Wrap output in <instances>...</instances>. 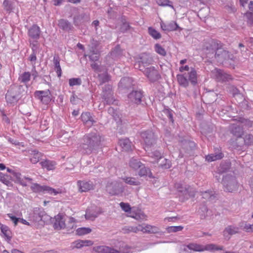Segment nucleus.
Returning a JSON list of instances; mask_svg holds the SVG:
<instances>
[{"mask_svg": "<svg viewBox=\"0 0 253 253\" xmlns=\"http://www.w3.org/2000/svg\"><path fill=\"white\" fill-rule=\"evenodd\" d=\"M40 164L42 168L46 169L47 170L54 169L56 165L55 162L47 160L41 162Z\"/></svg>", "mask_w": 253, "mask_h": 253, "instance_id": "32", "label": "nucleus"}, {"mask_svg": "<svg viewBox=\"0 0 253 253\" xmlns=\"http://www.w3.org/2000/svg\"><path fill=\"white\" fill-rule=\"evenodd\" d=\"M133 80L129 77L122 78L119 83V87L120 88H127L133 85Z\"/></svg>", "mask_w": 253, "mask_h": 253, "instance_id": "28", "label": "nucleus"}, {"mask_svg": "<svg viewBox=\"0 0 253 253\" xmlns=\"http://www.w3.org/2000/svg\"><path fill=\"white\" fill-rule=\"evenodd\" d=\"M111 56L112 58L115 59V60H117L119 58H123L122 51L119 46L116 47L114 50L112 51Z\"/></svg>", "mask_w": 253, "mask_h": 253, "instance_id": "43", "label": "nucleus"}, {"mask_svg": "<svg viewBox=\"0 0 253 253\" xmlns=\"http://www.w3.org/2000/svg\"><path fill=\"white\" fill-rule=\"evenodd\" d=\"M79 191L83 192H86L89 190H92L94 188V184L92 181H85V180H79L77 182Z\"/></svg>", "mask_w": 253, "mask_h": 253, "instance_id": "20", "label": "nucleus"}, {"mask_svg": "<svg viewBox=\"0 0 253 253\" xmlns=\"http://www.w3.org/2000/svg\"><path fill=\"white\" fill-rule=\"evenodd\" d=\"M238 227L231 225L228 226L224 230L223 235L225 239L229 240L230 239V236L238 233Z\"/></svg>", "mask_w": 253, "mask_h": 253, "instance_id": "26", "label": "nucleus"}, {"mask_svg": "<svg viewBox=\"0 0 253 253\" xmlns=\"http://www.w3.org/2000/svg\"><path fill=\"white\" fill-rule=\"evenodd\" d=\"M101 141V137L97 132H91L84 136L83 142L80 145V151L89 154L98 146Z\"/></svg>", "mask_w": 253, "mask_h": 253, "instance_id": "1", "label": "nucleus"}, {"mask_svg": "<svg viewBox=\"0 0 253 253\" xmlns=\"http://www.w3.org/2000/svg\"><path fill=\"white\" fill-rule=\"evenodd\" d=\"M5 98L8 103L12 104L17 102L19 99V95H16L10 91H8L5 95Z\"/></svg>", "mask_w": 253, "mask_h": 253, "instance_id": "38", "label": "nucleus"}, {"mask_svg": "<svg viewBox=\"0 0 253 253\" xmlns=\"http://www.w3.org/2000/svg\"><path fill=\"white\" fill-rule=\"evenodd\" d=\"M15 3V0H4L3 2L4 9L8 12L11 11L14 8Z\"/></svg>", "mask_w": 253, "mask_h": 253, "instance_id": "37", "label": "nucleus"}, {"mask_svg": "<svg viewBox=\"0 0 253 253\" xmlns=\"http://www.w3.org/2000/svg\"><path fill=\"white\" fill-rule=\"evenodd\" d=\"M148 33L149 35L155 40L160 39L161 38V34L152 27L148 28Z\"/></svg>", "mask_w": 253, "mask_h": 253, "instance_id": "48", "label": "nucleus"}, {"mask_svg": "<svg viewBox=\"0 0 253 253\" xmlns=\"http://www.w3.org/2000/svg\"><path fill=\"white\" fill-rule=\"evenodd\" d=\"M151 82H155L161 79V75L154 67L145 68L142 71Z\"/></svg>", "mask_w": 253, "mask_h": 253, "instance_id": "11", "label": "nucleus"}, {"mask_svg": "<svg viewBox=\"0 0 253 253\" xmlns=\"http://www.w3.org/2000/svg\"><path fill=\"white\" fill-rule=\"evenodd\" d=\"M119 144L123 151H129L132 150V143L127 138L120 139L119 141Z\"/></svg>", "mask_w": 253, "mask_h": 253, "instance_id": "25", "label": "nucleus"}, {"mask_svg": "<svg viewBox=\"0 0 253 253\" xmlns=\"http://www.w3.org/2000/svg\"><path fill=\"white\" fill-rule=\"evenodd\" d=\"M239 226L246 232H251L253 231V224H250L246 221H242L240 223Z\"/></svg>", "mask_w": 253, "mask_h": 253, "instance_id": "46", "label": "nucleus"}, {"mask_svg": "<svg viewBox=\"0 0 253 253\" xmlns=\"http://www.w3.org/2000/svg\"><path fill=\"white\" fill-rule=\"evenodd\" d=\"M122 230L124 233H129L130 232L137 233L139 231L138 225L137 226H126L124 227Z\"/></svg>", "mask_w": 253, "mask_h": 253, "instance_id": "47", "label": "nucleus"}, {"mask_svg": "<svg viewBox=\"0 0 253 253\" xmlns=\"http://www.w3.org/2000/svg\"><path fill=\"white\" fill-rule=\"evenodd\" d=\"M141 137L144 143V148L146 151H148L155 143L154 133L151 130L143 131L141 133Z\"/></svg>", "mask_w": 253, "mask_h": 253, "instance_id": "7", "label": "nucleus"}, {"mask_svg": "<svg viewBox=\"0 0 253 253\" xmlns=\"http://www.w3.org/2000/svg\"><path fill=\"white\" fill-rule=\"evenodd\" d=\"M82 81L80 78H73L69 79V84L71 87L79 86L82 84Z\"/></svg>", "mask_w": 253, "mask_h": 253, "instance_id": "50", "label": "nucleus"}, {"mask_svg": "<svg viewBox=\"0 0 253 253\" xmlns=\"http://www.w3.org/2000/svg\"><path fill=\"white\" fill-rule=\"evenodd\" d=\"M122 179L126 183L131 185L138 186L141 184L139 180L135 177H124Z\"/></svg>", "mask_w": 253, "mask_h": 253, "instance_id": "40", "label": "nucleus"}, {"mask_svg": "<svg viewBox=\"0 0 253 253\" xmlns=\"http://www.w3.org/2000/svg\"><path fill=\"white\" fill-rule=\"evenodd\" d=\"M36 97H37L41 101L45 104H48L51 100V95L49 90H38L35 93Z\"/></svg>", "mask_w": 253, "mask_h": 253, "instance_id": "13", "label": "nucleus"}, {"mask_svg": "<svg viewBox=\"0 0 253 253\" xmlns=\"http://www.w3.org/2000/svg\"><path fill=\"white\" fill-rule=\"evenodd\" d=\"M31 78V74L29 72H24L19 76L18 80L21 83L26 85Z\"/></svg>", "mask_w": 253, "mask_h": 253, "instance_id": "36", "label": "nucleus"}, {"mask_svg": "<svg viewBox=\"0 0 253 253\" xmlns=\"http://www.w3.org/2000/svg\"><path fill=\"white\" fill-rule=\"evenodd\" d=\"M142 93L140 90H133L127 95V101L130 104H138L140 103Z\"/></svg>", "mask_w": 253, "mask_h": 253, "instance_id": "16", "label": "nucleus"}, {"mask_svg": "<svg viewBox=\"0 0 253 253\" xmlns=\"http://www.w3.org/2000/svg\"><path fill=\"white\" fill-rule=\"evenodd\" d=\"M160 26L162 30L163 31H176L177 30H181V29L180 28L177 23L173 21H171L168 22H164L161 21L160 22Z\"/></svg>", "mask_w": 253, "mask_h": 253, "instance_id": "19", "label": "nucleus"}, {"mask_svg": "<svg viewBox=\"0 0 253 253\" xmlns=\"http://www.w3.org/2000/svg\"><path fill=\"white\" fill-rule=\"evenodd\" d=\"M222 246H218L213 244L204 246L196 243H191L187 245L182 246L179 253H192V252H202L205 251H219L222 250Z\"/></svg>", "mask_w": 253, "mask_h": 253, "instance_id": "2", "label": "nucleus"}, {"mask_svg": "<svg viewBox=\"0 0 253 253\" xmlns=\"http://www.w3.org/2000/svg\"><path fill=\"white\" fill-rule=\"evenodd\" d=\"M53 63L54 70L58 78H60L62 75V70L60 65V59L58 56H54L53 58Z\"/></svg>", "mask_w": 253, "mask_h": 253, "instance_id": "34", "label": "nucleus"}, {"mask_svg": "<svg viewBox=\"0 0 253 253\" xmlns=\"http://www.w3.org/2000/svg\"><path fill=\"white\" fill-rule=\"evenodd\" d=\"M140 169L138 174L140 176H148L149 177H152V174L148 168L144 167L143 165Z\"/></svg>", "mask_w": 253, "mask_h": 253, "instance_id": "45", "label": "nucleus"}, {"mask_svg": "<svg viewBox=\"0 0 253 253\" xmlns=\"http://www.w3.org/2000/svg\"><path fill=\"white\" fill-rule=\"evenodd\" d=\"M155 51L162 56H165L166 54V51L165 49L159 44L157 43L155 45Z\"/></svg>", "mask_w": 253, "mask_h": 253, "instance_id": "55", "label": "nucleus"}, {"mask_svg": "<svg viewBox=\"0 0 253 253\" xmlns=\"http://www.w3.org/2000/svg\"><path fill=\"white\" fill-rule=\"evenodd\" d=\"M119 247L111 248L106 246H100L94 248L97 253H129L132 252V248L123 242L119 243Z\"/></svg>", "mask_w": 253, "mask_h": 253, "instance_id": "3", "label": "nucleus"}, {"mask_svg": "<svg viewBox=\"0 0 253 253\" xmlns=\"http://www.w3.org/2000/svg\"><path fill=\"white\" fill-rule=\"evenodd\" d=\"M14 176L15 177L16 180L15 181L17 183H20L23 186H26L27 185L28 182L30 183L32 181V179L30 177H22L21 174L19 173H14Z\"/></svg>", "mask_w": 253, "mask_h": 253, "instance_id": "29", "label": "nucleus"}, {"mask_svg": "<svg viewBox=\"0 0 253 253\" xmlns=\"http://www.w3.org/2000/svg\"><path fill=\"white\" fill-rule=\"evenodd\" d=\"M201 195L202 196L203 199L212 200L215 198V196L211 191L209 190L205 192H201Z\"/></svg>", "mask_w": 253, "mask_h": 253, "instance_id": "52", "label": "nucleus"}, {"mask_svg": "<svg viewBox=\"0 0 253 253\" xmlns=\"http://www.w3.org/2000/svg\"><path fill=\"white\" fill-rule=\"evenodd\" d=\"M101 212L100 209L96 207L93 209H87L85 215V218L87 219L93 220L101 213Z\"/></svg>", "mask_w": 253, "mask_h": 253, "instance_id": "24", "label": "nucleus"}, {"mask_svg": "<svg viewBox=\"0 0 253 253\" xmlns=\"http://www.w3.org/2000/svg\"><path fill=\"white\" fill-rule=\"evenodd\" d=\"M33 214L34 220L36 222H39L42 220L43 216L45 215L43 209L39 208H36L34 209Z\"/></svg>", "mask_w": 253, "mask_h": 253, "instance_id": "30", "label": "nucleus"}, {"mask_svg": "<svg viewBox=\"0 0 253 253\" xmlns=\"http://www.w3.org/2000/svg\"><path fill=\"white\" fill-rule=\"evenodd\" d=\"M244 141L246 144L251 145L253 143V135L252 134H247L244 137Z\"/></svg>", "mask_w": 253, "mask_h": 253, "instance_id": "61", "label": "nucleus"}, {"mask_svg": "<svg viewBox=\"0 0 253 253\" xmlns=\"http://www.w3.org/2000/svg\"><path fill=\"white\" fill-rule=\"evenodd\" d=\"M58 26L61 29L65 31H69L73 28L71 24L65 19L60 20L58 22Z\"/></svg>", "mask_w": 253, "mask_h": 253, "instance_id": "33", "label": "nucleus"}, {"mask_svg": "<svg viewBox=\"0 0 253 253\" xmlns=\"http://www.w3.org/2000/svg\"><path fill=\"white\" fill-rule=\"evenodd\" d=\"M93 244L90 240H77L73 242L72 244V248L80 249L83 247L90 246Z\"/></svg>", "mask_w": 253, "mask_h": 253, "instance_id": "27", "label": "nucleus"}, {"mask_svg": "<svg viewBox=\"0 0 253 253\" xmlns=\"http://www.w3.org/2000/svg\"><path fill=\"white\" fill-rule=\"evenodd\" d=\"M129 167L134 170H137L143 166V164L137 159L132 158L129 163Z\"/></svg>", "mask_w": 253, "mask_h": 253, "instance_id": "35", "label": "nucleus"}, {"mask_svg": "<svg viewBox=\"0 0 253 253\" xmlns=\"http://www.w3.org/2000/svg\"><path fill=\"white\" fill-rule=\"evenodd\" d=\"M41 30L37 25H33L28 30V35L32 39L37 41L40 36Z\"/></svg>", "mask_w": 253, "mask_h": 253, "instance_id": "23", "label": "nucleus"}, {"mask_svg": "<svg viewBox=\"0 0 253 253\" xmlns=\"http://www.w3.org/2000/svg\"><path fill=\"white\" fill-rule=\"evenodd\" d=\"M147 152L148 155L154 159L155 162H157L162 157V153L158 150H148Z\"/></svg>", "mask_w": 253, "mask_h": 253, "instance_id": "41", "label": "nucleus"}, {"mask_svg": "<svg viewBox=\"0 0 253 253\" xmlns=\"http://www.w3.org/2000/svg\"><path fill=\"white\" fill-rule=\"evenodd\" d=\"M215 57L221 58V60L226 59L227 58H229L228 51L218 48L215 52Z\"/></svg>", "mask_w": 253, "mask_h": 253, "instance_id": "42", "label": "nucleus"}, {"mask_svg": "<svg viewBox=\"0 0 253 253\" xmlns=\"http://www.w3.org/2000/svg\"><path fill=\"white\" fill-rule=\"evenodd\" d=\"M177 80L179 84L184 87L188 86L189 82H190L193 84H195L197 82L196 71L194 68H191L187 75L186 74L177 75Z\"/></svg>", "mask_w": 253, "mask_h": 253, "instance_id": "5", "label": "nucleus"}, {"mask_svg": "<svg viewBox=\"0 0 253 253\" xmlns=\"http://www.w3.org/2000/svg\"><path fill=\"white\" fill-rule=\"evenodd\" d=\"M175 187L178 192L183 193L186 199L190 197H194L195 195V192L192 188L190 187L187 188L186 186L184 187L181 183H176Z\"/></svg>", "mask_w": 253, "mask_h": 253, "instance_id": "17", "label": "nucleus"}, {"mask_svg": "<svg viewBox=\"0 0 253 253\" xmlns=\"http://www.w3.org/2000/svg\"><path fill=\"white\" fill-rule=\"evenodd\" d=\"M120 206L122 210L126 212H129L132 209L128 204L122 202L120 203Z\"/></svg>", "mask_w": 253, "mask_h": 253, "instance_id": "63", "label": "nucleus"}, {"mask_svg": "<svg viewBox=\"0 0 253 253\" xmlns=\"http://www.w3.org/2000/svg\"><path fill=\"white\" fill-rule=\"evenodd\" d=\"M0 230L5 237L9 240L11 239V232L8 226L2 224L0 226Z\"/></svg>", "mask_w": 253, "mask_h": 253, "instance_id": "49", "label": "nucleus"}, {"mask_svg": "<svg viewBox=\"0 0 253 253\" xmlns=\"http://www.w3.org/2000/svg\"><path fill=\"white\" fill-rule=\"evenodd\" d=\"M230 91L232 93L233 95L235 97L236 96L241 97V99H243V96L239 93L238 89L234 86H231L230 88Z\"/></svg>", "mask_w": 253, "mask_h": 253, "instance_id": "59", "label": "nucleus"}, {"mask_svg": "<svg viewBox=\"0 0 253 253\" xmlns=\"http://www.w3.org/2000/svg\"><path fill=\"white\" fill-rule=\"evenodd\" d=\"M125 186L121 182L113 181L109 182L106 186V190L112 195H119L124 191Z\"/></svg>", "mask_w": 253, "mask_h": 253, "instance_id": "8", "label": "nucleus"}, {"mask_svg": "<svg viewBox=\"0 0 253 253\" xmlns=\"http://www.w3.org/2000/svg\"><path fill=\"white\" fill-rule=\"evenodd\" d=\"M31 189L35 192H45L47 193L56 195L58 192L47 186H41L37 183H33L31 186Z\"/></svg>", "mask_w": 253, "mask_h": 253, "instance_id": "14", "label": "nucleus"}, {"mask_svg": "<svg viewBox=\"0 0 253 253\" xmlns=\"http://www.w3.org/2000/svg\"><path fill=\"white\" fill-rule=\"evenodd\" d=\"M139 231H142L145 233H156L159 232V228L154 226H151L149 224L143 223L138 225Z\"/></svg>", "mask_w": 253, "mask_h": 253, "instance_id": "22", "label": "nucleus"}, {"mask_svg": "<svg viewBox=\"0 0 253 253\" xmlns=\"http://www.w3.org/2000/svg\"><path fill=\"white\" fill-rule=\"evenodd\" d=\"M7 216L13 221L15 226L17 225L20 221V218L16 217L11 213L7 214Z\"/></svg>", "mask_w": 253, "mask_h": 253, "instance_id": "64", "label": "nucleus"}, {"mask_svg": "<svg viewBox=\"0 0 253 253\" xmlns=\"http://www.w3.org/2000/svg\"><path fill=\"white\" fill-rule=\"evenodd\" d=\"M102 97L106 104L108 105L116 104V102H117L113 96L112 86L110 85H105L103 88Z\"/></svg>", "mask_w": 253, "mask_h": 253, "instance_id": "9", "label": "nucleus"}, {"mask_svg": "<svg viewBox=\"0 0 253 253\" xmlns=\"http://www.w3.org/2000/svg\"><path fill=\"white\" fill-rule=\"evenodd\" d=\"M81 118L84 124L87 127H91L96 123V121L92 117L91 114L88 112H83Z\"/></svg>", "mask_w": 253, "mask_h": 253, "instance_id": "21", "label": "nucleus"}, {"mask_svg": "<svg viewBox=\"0 0 253 253\" xmlns=\"http://www.w3.org/2000/svg\"><path fill=\"white\" fill-rule=\"evenodd\" d=\"M102 97L106 104L108 105L116 104V102H117L113 96L112 86L110 85H105L103 88Z\"/></svg>", "mask_w": 253, "mask_h": 253, "instance_id": "10", "label": "nucleus"}, {"mask_svg": "<svg viewBox=\"0 0 253 253\" xmlns=\"http://www.w3.org/2000/svg\"><path fill=\"white\" fill-rule=\"evenodd\" d=\"M0 181L8 186H12V183L10 181L9 176L2 172H0Z\"/></svg>", "mask_w": 253, "mask_h": 253, "instance_id": "51", "label": "nucleus"}, {"mask_svg": "<svg viewBox=\"0 0 253 253\" xmlns=\"http://www.w3.org/2000/svg\"><path fill=\"white\" fill-rule=\"evenodd\" d=\"M223 185L224 190L229 192H232L237 190L238 184L236 178L232 175H226L223 177Z\"/></svg>", "mask_w": 253, "mask_h": 253, "instance_id": "6", "label": "nucleus"}, {"mask_svg": "<svg viewBox=\"0 0 253 253\" xmlns=\"http://www.w3.org/2000/svg\"><path fill=\"white\" fill-rule=\"evenodd\" d=\"M183 227L182 226H169L167 228V231L168 233L176 232L182 230Z\"/></svg>", "mask_w": 253, "mask_h": 253, "instance_id": "57", "label": "nucleus"}, {"mask_svg": "<svg viewBox=\"0 0 253 253\" xmlns=\"http://www.w3.org/2000/svg\"><path fill=\"white\" fill-rule=\"evenodd\" d=\"M75 223V219L72 217L58 214L55 216L54 227L55 229L60 230L64 228L72 229Z\"/></svg>", "mask_w": 253, "mask_h": 253, "instance_id": "4", "label": "nucleus"}, {"mask_svg": "<svg viewBox=\"0 0 253 253\" xmlns=\"http://www.w3.org/2000/svg\"><path fill=\"white\" fill-rule=\"evenodd\" d=\"M85 56H88L90 60L96 61L99 59L98 50L96 49L95 47H91L90 49V53L89 55H84Z\"/></svg>", "mask_w": 253, "mask_h": 253, "instance_id": "39", "label": "nucleus"}, {"mask_svg": "<svg viewBox=\"0 0 253 253\" xmlns=\"http://www.w3.org/2000/svg\"><path fill=\"white\" fill-rule=\"evenodd\" d=\"M211 75L213 78L218 82H226L231 79L230 75L226 74L221 70L216 68L212 71Z\"/></svg>", "mask_w": 253, "mask_h": 253, "instance_id": "15", "label": "nucleus"}, {"mask_svg": "<svg viewBox=\"0 0 253 253\" xmlns=\"http://www.w3.org/2000/svg\"><path fill=\"white\" fill-rule=\"evenodd\" d=\"M108 112L115 121L120 120V114L117 109H115L113 107H109L108 109Z\"/></svg>", "mask_w": 253, "mask_h": 253, "instance_id": "44", "label": "nucleus"}, {"mask_svg": "<svg viewBox=\"0 0 253 253\" xmlns=\"http://www.w3.org/2000/svg\"><path fill=\"white\" fill-rule=\"evenodd\" d=\"M229 129L231 132L237 137H241L243 134V127L241 122L231 124Z\"/></svg>", "mask_w": 253, "mask_h": 253, "instance_id": "18", "label": "nucleus"}, {"mask_svg": "<svg viewBox=\"0 0 253 253\" xmlns=\"http://www.w3.org/2000/svg\"><path fill=\"white\" fill-rule=\"evenodd\" d=\"M91 230L89 228L82 227L79 228L76 230V233L78 235H84L87 234L91 232Z\"/></svg>", "mask_w": 253, "mask_h": 253, "instance_id": "53", "label": "nucleus"}, {"mask_svg": "<svg viewBox=\"0 0 253 253\" xmlns=\"http://www.w3.org/2000/svg\"><path fill=\"white\" fill-rule=\"evenodd\" d=\"M102 71H103L104 73L102 74H98L99 78L102 80V82L103 83L107 82L109 79V77L106 72V68H103Z\"/></svg>", "mask_w": 253, "mask_h": 253, "instance_id": "58", "label": "nucleus"}, {"mask_svg": "<svg viewBox=\"0 0 253 253\" xmlns=\"http://www.w3.org/2000/svg\"><path fill=\"white\" fill-rule=\"evenodd\" d=\"M62 135H59L60 141H62L64 143H68L69 140V138L71 137V135L68 132L63 131L62 132Z\"/></svg>", "mask_w": 253, "mask_h": 253, "instance_id": "54", "label": "nucleus"}, {"mask_svg": "<svg viewBox=\"0 0 253 253\" xmlns=\"http://www.w3.org/2000/svg\"><path fill=\"white\" fill-rule=\"evenodd\" d=\"M34 156L31 158V162L33 164H36L41 159L42 154L41 153L38 151H34Z\"/></svg>", "mask_w": 253, "mask_h": 253, "instance_id": "56", "label": "nucleus"}, {"mask_svg": "<svg viewBox=\"0 0 253 253\" xmlns=\"http://www.w3.org/2000/svg\"><path fill=\"white\" fill-rule=\"evenodd\" d=\"M139 57V60L134 64V67L135 69L143 71L145 69L144 65L150 64L152 60L150 55L146 53H142Z\"/></svg>", "mask_w": 253, "mask_h": 253, "instance_id": "12", "label": "nucleus"}, {"mask_svg": "<svg viewBox=\"0 0 253 253\" xmlns=\"http://www.w3.org/2000/svg\"><path fill=\"white\" fill-rule=\"evenodd\" d=\"M146 215L141 211H137L136 215L134 216V219L137 220H142L146 219Z\"/></svg>", "mask_w": 253, "mask_h": 253, "instance_id": "60", "label": "nucleus"}, {"mask_svg": "<svg viewBox=\"0 0 253 253\" xmlns=\"http://www.w3.org/2000/svg\"><path fill=\"white\" fill-rule=\"evenodd\" d=\"M157 3L159 5H162V6H169L172 8H173V6L170 3H171V1H170L169 0H158Z\"/></svg>", "mask_w": 253, "mask_h": 253, "instance_id": "62", "label": "nucleus"}, {"mask_svg": "<svg viewBox=\"0 0 253 253\" xmlns=\"http://www.w3.org/2000/svg\"><path fill=\"white\" fill-rule=\"evenodd\" d=\"M223 157V154L220 152L219 149H218L217 151L216 152L215 154H211L207 155L206 157V160L209 162H211L214 161L220 160Z\"/></svg>", "mask_w": 253, "mask_h": 253, "instance_id": "31", "label": "nucleus"}]
</instances>
